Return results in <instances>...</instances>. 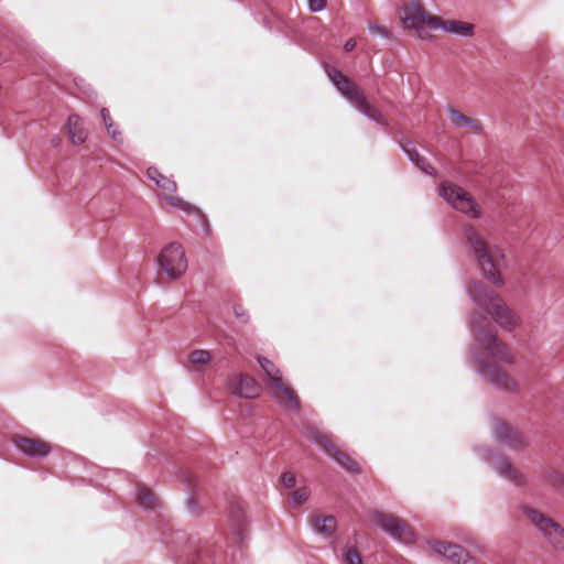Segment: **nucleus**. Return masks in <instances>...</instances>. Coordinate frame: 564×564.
I'll return each instance as SVG.
<instances>
[{
  "label": "nucleus",
  "instance_id": "nucleus-1",
  "mask_svg": "<svg viewBox=\"0 0 564 564\" xmlns=\"http://www.w3.org/2000/svg\"><path fill=\"white\" fill-rule=\"evenodd\" d=\"M487 319L482 316H474L471 328L479 347L486 352L489 361L486 362L484 371L486 376L499 388L506 391H514L517 382L497 362L511 364L512 354L508 346L501 341L497 334L490 328Z\"/></svg>",
  "mask_w": 564,
  "mask_h": 564
},
{
  "label": "nucleus",
  "instance_id": "nucleus-2",
  "mask_svg": "<svg viewBox=\"0 0 564 564\" xmlns=\"http://www.w3.org/2000/svg\"><path fill=\"white\" fill-rule=\"evenodd\" d=\"M400 19L405 29H413L421 39H429L430 32L442 29L459 35H471L473 24L456 20H442L430 14L417 0L404 3Z\"/></svg>",
  "mask_w": 564,
  "mask_h": 564
},
{
  "label": "nucleus",
  "instance_id": "nucleus-3",
  "mask_svg": "<svg viewBox=\"0 0 564 564\" xmlns=\"http://www.w3.org/2000/svg\"><path fill=\"white\" fill-rule=\"evenodd\" d=\"M465 238L485 276L496 286H502L501 271L506 265V254L502 247L489 242L473 227L466 228Z\"/></svg>",
  "mask_w": 564,
  "mask_h": 564
},
{
  "label": "nucleus",
  "instance_id": "nucleus-4",
  "mask_svg": "<svg viewBox=\"0 0 564 564\" xmlns=\"http://www.w3.org/2000/svg\"><path fill=\"white\" fill-rule=\"evenodd\" d=\"M470 294L478 306L485 310L503 329L511 332L520 325V317L495 292L478 284L470 289Z\"/></svg>",
  "mask_w": 564,
  "mask_h": 564
},
{
  "label": "nucleus",
  "instance_id": "nucleus-5",
  "mask_svg": "<svg viewBox=\"0 0 564 564\" xmlns=\"http://www.w3.org/2000/svg\"><path fill=\"white\" fill-rule=\"evenodd\" d=\"M327 75L343 96L359 111L380 124H387L384 116L378 108L368 102L364 90L355 82L335 67H329Z\"/></svg>",
  "mask_w": 564,
  "mask_h": 564
},
{
  "label": "nucleus",
  "instance_id": "nucleus-6",
  "mask_svg": "<svg viewBox=\"0 0 564 564\" xmlns=\"http://www.w3.org/2000/svg\"><path fill=\"white\" fill-rule=\"evenodd\" d=\"M305 436L314 441L328 456L349 473H359V464L346 452L341 451L333 438L314 426L305 429Z\"/></svg>",
  "mask_w": 564,
  "mask_h": 564
},
{
  "label": "nucleus",
  "instance_id": "nucleus-7",
  "mask_svg": "<svg viewBox=\"0 0 564 564\" xmlns=\"http://www.w3.org/2000/svg\"><path fill=\"white\" fill-rule=\"evenodd\" d=\"M158 264L161 274H165L171 280L180 278L187 269L183 247L176 242L164 247L158 257Z\"/></svg>",
  "mask_w": 564,
  "mask_h": 564
},
{
  "label": "nucleus",
  "instance_id": "nucleus-8",
  "mask_svg": "<svg viewBox=\"0 0 564 564\" xmlns=\"http://www.w3.org/2000/svg\"><path fill=\"white\" fill-rule=\"evenodd\" d=\"M524 513L553 547L562 549L564 546V530L558 523L532 508H525Z\"/></svg>",
  "mask_w": 564,
  "mask_h": 564
},
{
  "label": "nucleus",
  "instance_id": "nucleus-9",
  "mask_svg": "<svg viewBox=\"0 0 564 564\" xmlns=\"http://www.w3.org/2000/svg\"><path fill=\"white\" fill-rule=\"evenodd\" d=\"M441 194L457 210L474 218L480 216L477 204L462 187L455 184L444 183L441 186Z\"/></svg>",
  "mask_w": 564,
  "mask_h": 564
},
{
  "label": "nucleus",
  "instance_id": "nucleus-10",
  "mask_svg": "<svg viewBox=\"0 0 564 564\" xmlns=\"http://www.w3.org/2000/svg\"><path fill=\"white\" fill-rule=\"evenodd\" d=\"M147 174L164 192V200L170 207L178 208L187 213L196 210L193 205L173 195L177 189L175 181L163 175L156 167H149Z\"/></svg>",
  "mask_w": 564,
  "mask_h": 564
},
{
  "label": "nucleus",
  "instance_id": "nucleus-11",
  "mask_svg": "<svg viewBox=\"0 0 564 564\" xmlns=\"http://www.w3.org/2000/svg\"><path fill=\"white\" fill-rule=\"evenodd\" d=\"M372 521L394 539L404 543H411L414 540V533L409 524L393 514L376 511L372 513Z\"/></svg>",
  "mask_w": 564,
  "mask_h": 564
},
{
  "label": "nucleus",
  "instance_id": "nucleus-12",
  "mask_svg": "<svg viewBox=\"0 0 564 564\" xmlns=\"http://www.w3.org/2000/svg\"><path fill=\"white\" fill-rule=\"evenodd\" d=\"M228 389L231 393L245 399L258 398L262 390L253 377L245 373L234 375L228 381Z\"/></svg>",
  "mask_w": 564,
  "mask_h": 564
},
{
  "label": "nucleus",
  "instance_id": "nucleus-13",
  "mask_svg": "<svg viewBox=\"0 0 564 564\" xmlns=\"http://www.w3.org/2000/svg\"><path fill=\"white\" fill-rule=\"evenodd\" d=\"M14 445L25 455L32 457H44L47 456L52 446L48 442L39 438L23 435H15L12 438Z\"/></svg>",
  "mask_w": 564,
  "mask_h": 564
},
{
  "label": "nucleus",
  "instance_id": "nucleus-14",
  "mask_svg": "<svg viewBox=\"0 0 564 564\" xmlns=\"http://www.w3.org/2000/svg\"><path fill=\"white\" fill-rule=\"evenodd\" d=\"M435 553L447 557L455 564H477L462 546L453 543L435 541L431 544Z\"/></svg>",
  "mask_w": 564,
  "mask_h": 564
},
{
  "label": "nucleus",
  "instance_id": "nucleus-15",
  "mask_svg": "<svg viewBox=\"0 0 564 564\" xmlns=\"http://www.w3.org/2000/svg\"><path fill=\"white\" fill-rule=\"evenodd\" d=\"M272 397L279 404L291 410H299L301 402L294 389L283 378L269 386Z\"/></svg>",
  "mask_w": 564,
  "mask_h": 564
},
{
  "label": "nucleus",
  "instance_id": "nucleus-16",
  "mask_svg": "<svg viewBox=\"0 0 564 564\" xmlns=\"http://www.w3.org/2000/svg\"><path fill=\"white\" fill-rule=\"evenodd\" d=\"M448 115H449L451 122L455 127L462 128L468 133H479L480 132L481 124L477 119L466 116L465 113H463L454 108H448Z\"/></svg>",
  "mask_w": 564,
  "mask_h": 564
},
{
  "label": "nucleus",
  "instance_id": "nucleus-17",
  "mask_svg": "<svg viewBox=\"0 0 564 564\" xmlns=\"http://www.w3.org/2000/svg\"><path fill=\"white\" fill-rule=\"evenodd\" d=\"M496 434L498 438L507 442L511 447L518 448L525 444L523 435L507 423H498Z\"/></svg>",
  "mask_w": 564,
  "mask_h": 564
},
{
  "label": "nucleus",
  "instance_id": "nucleus-18",
  "mask_svg": "<svg viewBox=\"0 0 564 564\" xmlns=\"http://www.w3.org/2000/svg\"><path fill=\"white\" fill-rule=\"evenodd\" d=\"M68 133L72 143L75 145L84 143L87 138V132L83 127L82 119L77 115H72L68 118Z\"/></svg>",
  "mask_w": 564,
  "mask_h": 564
},
{
  "label": "nucleus",
  "instance_id": "nucleus-19",
  "mask_svg": "<svg viewBox=\"0 0 564 564\" xmlns=\"http://www.w3.org/2000/svg\"><path fill=\"white\" fill-rule=\"evenodd\" d=\"M312 525L317 533L329 536L335 532L337 522L333 516H315Z\"/></svg>",
  "mask_w": 564,
  "mask_h": 564
},
{
  "label": "nucleus",
  "instance_id": "nucleus-20",
  "mask_svg": "<svg viewBox=\"0 0 564 564\" xmlns=\"http://www.w3.org/2000/svg\"><path fill=\"white\" fill-rule=\"evenodd\" d=\"M494 464L497 470L511 481H514L516 484H520L522 481V475L520 471L505 457H497Z\"/></svg>",
  "mask_w": 564,
  "mask_h": 564
},
{
  "label": "nucleus",
  "instance_id": "nucleus-21",
  "mask_svg": "<svg viewBox=\"0 0 564 564\" xmlns=\"http://www.w3.org/2000/svg\"><path fill=\"white\" fill-rule=\"evenodd\" d=\"M257 361L263 370L267 379L264 380L268 386L282 379L281 370L269 359L258 356Z\"/></svg>",
  "mask_w": 564,
  "mask_h": 564
},
{
  "label": "nucleus",
  "instance_id": "nucleus-22",
  "mask_svg": "<svg viewBox=\"0 0 564 564\" xmlns=\"http://www.w3.org/2000/svg\"><path fill=\"white\" fill-rule=\"evenodd\" d=\"M137 502L139 503V506L143 508L153 509L158 503V497L150 488L145 486H139L137 494Z\"/></svg>",
  "mask_w": 564,
  "mask_h": 564
},
{
  "label": "nucleus",
  "instance_id": "nucleus-23",
  "mask_svg": "<svg viewBox=\"0 0 564 564\" xmlns=\"http://www.w3.org/2000/svg\"><path fill=\"white\" fill-rule=\"evenodd\" d=\"M209 360L210 354L207 350L197 349L189 354L188 367L195 370H199V367L207 365Z\"/></svg>",
  "mask_w": 564,
  "mask_h": 564
},
{
  "label": "nucleus",
  "instance_id": "nucleus-24",
  "mask_svg": "<svg viewBox=\"0 0 564 564\" xmlns=\"http://www.w3.org/2000/svg\"><path fill=\"white\" fill-rule=\"evenodd\" d=\"M310 495H311L310 489L306 486H303V487L295 489L292 492L291 498H292V501L296 506H300L308 499Z\"/></svg>",
  "mask_w": 564,
  "mask_h": 564
},
{
  "label": "nucleus",
  "instance_id": "nucleus-25",
  "mask_svg": "<svg viewBox=\"0 0 564 564\" xmlns=\"http://www.w3.org/2000/svg\"><path fill=\"white\" fill-rule=\"evenodd\" d=\"M547 482L554 488H564V473L553 470L547 475Z\"/></svg>",
  "mask_w": 564,
  "mask_h": 564
},
{
  "label": "nucleus",
  "instance_id": "nucleus-26",
  "mask_svg": "<svg viewBox=\"0 0 564 564\" xmlns=\"http://www.w3.org/2000/svg\"><path fill=\"white\" fill-rule=\"evenodd\" d=\"M345 561L347 564H361V556L355 549H349L345 554Z\"/></svg>",
  "mask_w": 564,
  "mask_h": 564
},
{
  "label": "nucleus",
  "instance_id": "nucleus-27",
  "mask_svg": "<svg viewBox=\"0 0 564 564\" xmlns=\"http://www.w3.org/2000/svg\"><path fill=\"white\" fill-rule=\"evenodd\" d=\"M281 481L288 488L294 487L296 482L295 474L291 471L284 473L281 477Z\"/></svg>",
  "mask_w": 564,
  "mask_h": 564
},
{
  "label": "nucleus",
  "instance_id": "nucleus-28",
  "mask_svg": "<svg viewBox=\"0 0 564 564\" xmlns=\"http://www.w3.org/2000/svg\"><path fill=\"white\" fill-rule=\"evenodd\" d=\"M100 113H101L102 121H104V123H105V126L107 128V131L111 132V128L113 126V120H112L108 109L102 108Z\"/></svg>",
  "mask_w": 564,
  "mask_h": 564
},
{
  "label": "nucleus",
  "instance_id": "nucleus-29",
  "mask_svg": "<svg viewBox=\"0 0 564 564\" xmlns=\"http://www.w3.org/2000/svg\"><path fill=\"white\" fill-rule=\"evenodd\" d=\"M308 6L312 11H321L326 6V0H308Z\"/></svg>",
  "mask_w": 564,
  "mask_h": 564
},
{
  "label": "nucleus",
  "instance_id": "nucleus-30",
  "mask_svg": "<svg viewBox=\"0 0 564 564\" xmlns=\"http://www.w3.org/2000/svg\"><path fill=\"white\" fill-rule=\"evenodd\" d=\"M108 134L115 140V141H121V132L118 130V127L113 123L111 128V132H108Z\"/></svg>",
  "mask_w": 564,
  "mask_h": 564
},
{
  "label": "nucleus",
  "instance_id": "nucleus-31",
  "mask_svg": "<svg viewBox=\"0 0 564 564\" xmlns=\"http://www.w3.org/2000/svg\"><path fill=\"white\" fill-rule=\"evenodd\" d=\"M234 311H235V315H236L238 318L246 321V316H247V314H246V312H245V310H243V307H242L241 305H236V306L234 307Z\"/></svg>",
  "mask_w": 564,
  "mask_h": 564
},
{
  "label": "nucleus",
  "instance_id": "nucleus-32",
  "mask_svg": "<svg viewBox=\"0 0 564 564\" xmlns=\"http://www.w3.org/2000/svg\"><path fill=\"white\" fill-rule=\"evenodd\" d=\"M356 46L357 41L354 37H351L345 43L344 48L346 52H351L352 50H355Z\"/></svg>",
  "mask_w": 564,
  "mask_h": 564
},
{
  "label": "nucleus",
  "instance_id": "nucleus-33",
  "mask_svg": "<svg viewBox=\"0 0 564 564\" xmlns=\"http://www.w3.org/2000/svg\"><path fill=\"white\" fill-rule=\"evenodd\" d=\"M409 154H410V158L413 162H415V164L421 167L422 170H425V167L423 166V161L421 162L420 158H419V154L416 152H410L408 151Z\"/></svg>",
  "mask_w": 564,
  "mask_h": 564
},
{
  "label": "nucleus",
  "instance_id": "nucleus-34",
  "mask_svg": "<svg viewBox=\"0 0 564 564\" xmlns=\"http://www.w3.org/2000/svg\"><path fill=\"white\" fill-rule=\"evenodd\" d=\"M371 31H376L383 36H388V31L383 26H372Z\"/></svg>",
  "mask_w": 564,
  "mask_h": 564
}]
</instances>
